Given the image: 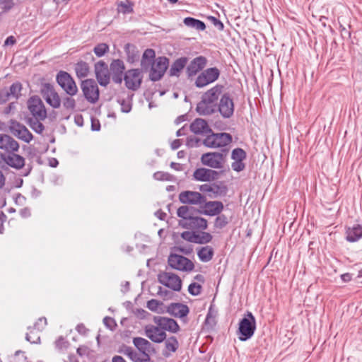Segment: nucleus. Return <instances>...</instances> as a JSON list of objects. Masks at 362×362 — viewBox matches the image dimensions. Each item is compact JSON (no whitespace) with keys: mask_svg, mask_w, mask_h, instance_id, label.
<instances>
[{"mask_svg":"<svg viewBox=\"0 0 362 362\" xmlns=\"http://www.w3.org/2000/svg\"><path fill=\"white\" fill-rule=\"evenodd\" d=\"M223 86L217 84L206 91L198 103L196 110L200 115H210L216 112L218 100L221 96Z\"/></svg>","mask_w":362,"mask_h":362,"instance_id":"1","label":"nucleus"},{"mask_svg":"<svg viewBox=\"0 0 362 362\" xmlns=\"http://www.w3.org/2000/svg\"><path fill=\"white\" fill-rule=\"evenodd\" d=\"M255 329V318L252 313L247 312V314L239 322L238 339L242 341L250 339L253 336Z\"/></svg>","mask_w":362,"mask_h":362,"instance_id":"2","label":"nucleus"},{"mask_svg":"<svg viewBox=\"0 0 362 362\" xmlns=\"http://www.w3.org/2000/svg\"><path fill=\"white\" fill-rule=\"evenodd\" d=\"M40 92L46 103L54 109L61 105V99L54 87L49 83H43L40 86Z\"/></svg>","mask_w":362,"mask_h":362,"instance_id":"3","label":"nucleus"},{"mask_svg":"<svg viewBox=\"0 0 362 362\" xmlns=\"http://www.w3.org/2000/svg\"><path fill=\"white\" fill-rule=\"evenodd\" d=\"M56 81L58 85L65 91L66 95L74 96L78 93L77 86L71 76L64 71H60L57 73Z\"/></svg>","mask_w":362,"mask_h":362,"instance_id":"4","label":"nucleus"},{"mask_svg":"<svg viewBox=\"0 0 362 362\" xmlns=\"http://www.w3.org/2000/svg\"><path fill=\"white\" fill-rule=\"evenodd\" d=\"M221 71L217 67H211L203 70L197 77L194 85L202 88L215 82L220 76Z\"/></svg>","mask_w":362,"mask_h":362,"instance_id":"5","label":"nucleus"},{"mask_svg":"<svg viewBox=\"0 0 362 362\" xmlns=\"http://www.w3.org/2000/svg\"><path fill=\"white\" fill-rule=\"evenodd\" d=\"M210 134L203 140V144L207 147H225L232 141V136L228 133Z\"/></svg>","mask_w":362,"mask_h":362,"instance_id":"6","label":"nucleus"},{"mask_svg":"<svg viewBox=\"0 0 362 362\" xmlns=\"http://www.w3.org/2000/svg\"><path fill=\"white\" fill-rule=\"evenodd\" d=\"M28 109L31 115V117L45 119L47 118V110L45 106L37 95L30 97L27 102Z\"/></svg>","mask_w":362,"mask_h":362,"instance_id":"7","label":"nucleus"},{"mask_svg":"<svg viewBox=\"0 0 362 362\" xmlns=\"http://www.w3.org/2000/svg\"><path fill=\"white\" fill-rule=\"evenodd\" d=\"M168 262L172 269L182 272H191L194 268V263L190 259L177 254H170Z\"/></svg>","mask_w":362,"mask_h":362,"instance_id":"8","label":"nucleus"},{"mask_svg":"<svg viewBox=\"0 0 362 362\" xmlns=\"http://www.w3.org/2000/svg\"><path fill=\"white\" fill-rule=\"evenodd\" d=\"M234 110V102L230 94L225 93L221 95L216 107V112H218L223 118L229 119L233 115Z\"/></svg>","mask_w":362,"mask_h":362,"instance_id":"9","label":"nucleus"},{"mask_svg":"<svg viewBox=\"0 0 362 362\" xmlns=\"http://www.w3.org/2000/svg\"><path fill=\"white\" fill-rule=\"evenodd\" d=\"M158 280L159 283L175 291H180L182 288L181 279L173 272H160L158 275Z\"/></svg>","mask_w":362,"mask_h":362,"instance_id":"10","label":"nucleus"},{"mask_svg":"<svg viewBox=\"0 0 362 362\" xmlns=\"http://www.w3.org/2000/svg\"><path fill=\"white\" fill-rule=\"evenodd\" d=\"M81 90L85 98L90 103H95L99 99V88L93 79H86L81 83Z\"/></svg>","mask_w":362,"mask_h":362,"instance_id":"11","label":"nucleus"},{"mask_svg":"<svg viewBox=\"0 0 362 362\" xmlns=\"http://www.w3.org/2000/svg\"><path fill=\"white\" fill-rule=\"evenodd\" d=\"M208 60L206 57L200 55L192 59L187 63L185 72L187 78H192L200 71H202L207 65Z\"/></svg>","mask_w":362,"mask_h":362,"instance_id":"12","label":"nucleus"},{"mask_svg":"<svg viewBox=\"0 0 362 362\" xmlns=\"http://www.w3.org/2000/svg\"><path fill=\"white\" fill-rule=\"evenodd\" d=\"M168 66V59L167 57H160L156 59L150 71V79L153 81L160 80L166 71Z\"/></svg>","mask_w":362,"mask_h":362,"instance_id":"13","label":"nucleus"},{"mask_svg":"<svg viewBox=\"0 0 362 362\" xmlns=\"http://www.w3.org/2000/svg\"><path fill=\"white\" fill-rule=\"evenodd\" d=\"M9 129L13 136L26 143H29L33 138L26 127L16 120L10 121Z\"/></svg>","mask_w":362,"mask_h":362,"instance_id":"14","label":"nucleus"},{"mask_svg":"<svg viewBox=\"0 0 362 362\" xmlns=\"http://www.w3.org/2000/svg\"><path fill=\"white\" fill-rule=\"evenodd\" d=\"M142 77L138 69L128 70L124 76V81L128 89L136 90L141 83Z\"/></svg>","mask_w":362,"mask_h":362,"instance_id":"15","label":"nucleus"},{"mask_svg":"<svg viewBox=\"0 0 362 362\" xmlns=\"http://www.w3.org/2000/svg\"><path fill=\"white\" fill-rule=\"evenodd\" d=\"M124 63L121 59H113L110 65L112 80L114 83L120 84L124 80Z\"/></svg>","mask_w":362,"mask_h":362,"instance_id":"16","label":"nucleus"},{"mask_svg":"<svg viewBox=\"0 0 362 362\" xmlns=\"http://www.w3.org/2000/svg\"><path fill=\"white\" fill-rule=\"evenodd\" d=\"M95 73L99 84L106 86L110 83V73L107 64L103 61H99L95 64Z\"/></svg>","mask_w":362,"mask_h":362,"instance_id":"17","label":"nucleus"},{"mask_svg":"<svg viewBox=\"0 0 362 362\" xmlns=\"http://www.w3.org/2000/svg\"><path fill=\"white\" fill-rule=\"evenodd\" d=\"M179 200L183 204H202L206 202V197L197 192L184 191L179 194Z\"/></svg>","mask_w":362,"mask_h":362,"instance_id":"18","label":"nucleus"},{"mask_svg":"<svg viewBox=\"0 0 362 362\" xmlns=\"http://www.w3.org/2000/svg\"><path fill=\"white\" fill-rule=\"evenodd\" d=\"M146 336L155 343H161L166 339L165 332L159 326L148 325L144 328Z\"/></svg>","mask_w":362,"mask_h":362,"instance_id":"19","label":"nucleus"},{"mask_svg":"<svg viewBox=\"0 0 362 362\" xmlns=\"http://www.w3.org/2000/svg\"><path fill=\"white\" fill-rule=\"evenodd\" d=\"M153 322L163 331H169L173 333H176L180 329V327L177 322L172 318L156 316L154 317Z\"/></svg>","mask_w":362,"mask_h":362,"instance_id":"20","label":"nucleus"},{"mask_svg":"<svg viewBox=\"0 0 362 362\" xmlns=\"http://www.w3.org/2000/svg\"><path fill=\"white\" fill-rule=\"evenodd\" d=\"M180 225L187 229L205 230L207 228V221L199 216H192L187 221H180Z\"/></svg>","mask_w":362,"mask_h":362,"instance_id":"21","label":"nucleus"},{"mask_svg":"<svg viewBox=\"0 0 362 362\" xmlns=\"http://www.w3.org/2000/svg\"><path fill=\"white\" fill-rule=\"evenodd\" d=\"M199 189L202 192L207 193L211 197L225 195L228 190L227 187L223 184H204L201 185Z\"/></svg>","mask_w":362,"mask_h":362,"instance_id":"22","label":"nucleus"},{"mask_svg":"<svg viewBox=\"0 0 362 362\" xmlns=\"http://www.w3.org/2000/svg\"><path fill=\"white\" fill-rule=\"evenodd\" d=\"M193 176L196 180L207 182L217 179L218 173L214 170L201 168L194 172Z\"/></svg>","mask_w":362,"mask_h":362,"instance_id":"23","label":"nucleus"},{"mask_svg":"<svg viewBox=\"0 0 362 362\" xmlns=\"http://www.w3.org/2000/svg\"><path fill=\"white\" fill-rule=\"evenodd\" d=\"M18 143L11 136L6 134H0V148L8 153L18 150Z\"/></svg>","mask_w":362,"mask_h":362,"instance_id":"24","label":"nucleus"},{"mask_svg":"<svg viewBox=\"0 0 362 362\" xmlns=\"http://www.w3.org/2000/svg\"><path fill=\"white\" fill-rule=\"evenodd\" d=\"M191 131L195 134L208 135L212 130L209 127L207 122L202 118L195 119L190 124Z\"/></svg>","mask_w":362,"mask_h":362,"instance_id":"25","label":"nucleus"},{"mask_svg":"<svg viewBox=\"0 0 362 362\" xmlns=\"http://www.w3.org/2000/svg\"><path fill=\"white\" fill-rule=\"evenodd\" d=\"M133 344L145 356L146 358L143 361L148 362L150 361L148 353L152 349V344L147 339L142 337H134Z\"/></svg>","mask_w":362,"mask_h":362,"instance_id":"26","label":"nucleus"},{"mask_svg":"<svg viewBox=\"0 0 362 362\" xmlns=\"http://www.w3.org/2000/svg\"><path fill=\"white\" fill-rule=\"evenodd\" d=\"M188 61L187 57H181L175 60L169 70L170 76L179 77L183 69L187 66Z\"/></svg>","mask_w":362,"mask_h":362,"instance_id":"27","label":"nucleus"},{"mask_svg":"<svg viewBox=\"0 0 362 362\" xmlns=\"http://www.w3.org/2000/svg\"><path fill=\"white\" fill-rule=\"evenodd\" d=\"M167 312L175 317H183L189 313V308L182 303H171L168 306Z\"/></svg>","mask_w":362,"mask_h":362,"instance_id":"28","label":"nucleus"},{"mask_svg":"<svg viewBox=\"0 0 362 362\" xmlns=\"http://www.w3.org/2000/svg\"><path fill=\"white\" fill-rule=\"evenodd\" d=\"M361 238H362V226L356 224L346 228V239L348 242L354 243Z\"/></svg>","mask_w":362,"mask_h":362,"instance_id":"29","label":"nucleus"},{"mask_svg":"<svg viewBox=\"0 0 362 362\" xmlns=\"http://www.w3.org/2000/svg\"><path fill=\"white\" fill-rule=\"evenodd\" d=\"M204 214L208 216H216L219 214L223 209V204L218 201H210L204 202Z\"/></svg>","mask_w":362,"mask_h":362,"instance_id":"30","label":"nucleus"},{"mask_svg":"<svg viewBox=\"0 0 362 362\" xmlns=\"http://www.w3.org/2000/svg\"><path fill=\"white\" fill-rule=\"evenodd\" d=\"M197 256L202 262L211 261L214 255V250L211 246H204L197 249Z\"/></svg>","mask_w":362,"mask_h":362,"instance_id":"31","label":"nucleus"},{"mask_svg":"<svg viewBox=\"0 0 362 362\" xmlns=\"http://www.w3.org/2000/svg\"><path fill=\"white\" fill-rule=\"evenodd\" d=\"M183 23L186 26L194 28L197 30L203 31L206 29V25L203 21L192 17L185 18Z\"/></svg>","mask_w":362,"mask_h":362,"instance_id":"32","label":"nucleus"},{"mask_svg":"<svg viewBox=\"0 0 362 362\" xmlns=\"http://www.w3.org/2000/svg\"><path fill=\"white\" fill-rule=\"evenodd\" d=\"M124 51L127 56V61L134 63L138 60L139 55V52L135 45L128 43L124 46Z\"/></svg>","mask_w":362,"mask_h":362,"instance_id":"33","label":"nucleus"},{"mask_svg":"<svg viewBox=\"0 0 362 362\" xmlns=\"http://www.w3.org/2000/svg\"><path fill=\"white\" fill-rule=\"evenodd\" d=\"M75 72L76 76L80 78H85L88 75L89 73V65L88 63L80 61L75 65Z\"/></svg>","mask_w":362,"mask_h":362,"instance_id":"34","label":"nucleus"},{"mask_svg":"<svg viewBox=\"0 0 362 362\" xmlns=\"http://www.w3.org/2000/svg\"><path fill=\"white\" fill-rule=\"evenodd\" d=\"M43 120L35 117H28V124L34 132L37 134H42L45 130V126L42 123Z\"/></svg>","mask_w":362,"mask_h":362,"instance_id":"35","label":"nucleus"},{"mask_svg":"<svg viewBox=\"0 0 362 362\" xmlns=\"http://www.w3.org/2000/svg\"><path fill=\"white\" fill-rule=\"evenodd\" d=\"M194 243L197 244H206L211 241L213 236L207 232H199L195 233Z\"/></svg>","mask_w":362,"mask_h":362,"instance_id":"36","label":"nucleus"},{"mask_svg":"<svg viewBox=\"0 0 362 362\" xmlns=\"http://www.w3.org/2000/svg\"><path fill=\"white\" fill-rule=\"evenodd\" d=\"M146 307L148 309L155 313H161L163 312V303L156 299L148 300Z\"/></svg>","mask_w":362,"mask_h":362,"instance_id":"37","label":"nucleus"},{"mask_svg":"<svg viewBox=\"0 0 362 362\" xmlns=\"http://www.w3.org/2000/svg\"><path fill=\"white\" fill-rule=\"evenodd\" d=\"M109 50V45L106 43H99L93 48V52L98 57H103Z\"/></svg>","mask_w":362,"mask_h":362,"instance_id":"38","label":"nucleus"},{"mask_svg":"<svg viewBox=\"0 0 362 362\" xmlns=\"http://www.w3.org/2000/svg\"><path fill=\"white\" fill-rule=\"evenodd\" d=\"M61 102L65 110L73 111L76 107V100L73 98V96L67 95L62 98Z\"/></svg>","mask_w":362,"mask_h":362,"instance_id":"39","label":"nucleus"},{"mask_svg":"<svg viewBox=\"0 0 362 362\" xmlns=\"http://www.w3.org/2000/svg\"><path fill=\"white\" fill-rule=\"evenodd\" d=\"M165 348L171 352H175L179 346V343L176 337H170L165 342Z\"/></svg>","mask_w":362,"mask_h":362,"instance_id":"40","label":"nucleus"},{"mask_svg":"<svg viewBox=\"0 0 362 362\" xmlns=\"http://www.w3.org/2000/svg\"><path fill=\"white\" fill-rule=\"evenodd\" d=\"M229 151L223 148L221 153H207L202 155V159L204 158H224L228 154Z\"/></svg>","mask_w":362,"mask_h":362,"instance_id":"41","label":"nucleus"},{"mask_svg":"<svg viewBox=\"0 0 362 362\" xmlns=\"http://www.w3.org/2000/svg\"><path fill=\"white\" fill-rule=\"evenodd\" d=\"M8 92L11 95L15 98H18L21 95V91L22 90V84L20 82L13 83L9 88Z\"/></svg>","mask_w":362,"mask_h":362,"instance_id":"42","label":"nucleus"},{"mask_svg":"<svg viewBox=\"0 0 362 362\" xmlns=\"http://www.w3.org/2000/svg\"><path fill=\"white\" fill-rule=\"evenodd\" d=\"M226 160H202L203 165L213 168H223Z\"/></svg>","mask_w":362,"mask_h":362,"instance_id":"43","label":"nucleus"},{"mask_svg":"<svg viewBox=\"0 0 362 362\" xmlns=\"http://www.w3.org/2000/svg\"><path fill=\"white\" fill-rule=\"evenodd\" d=\"M189 210L190 208L187 206H182L178 208L177 214L179 217L182 218L181 221H187L192 216Z\"/></svg>","mask_w":362,"mask_h":362,"instance_id":"44","label":"nucleus"},{"mask_svg":"<svg viewBox=\"0 0 362 362\" xmlns=\"http://www.w3.org/2000/svg\"><path fill=\"white\" fill-rule=\"evenodd\" d=\"M118 9L122 13H133V5L129 1L123 2L121 1L118 5Z\"/></svg>","mask_w":362,"mask_h":362,"instance_id":"45","label":"nucleus"},{"mask_svg":"<svg viewBox=\"0 0 362 362\" xmlns=\"http://www.w3.org/2000/svg\"><path fill=\"white\" fill-rule=\"evenodd\" d=\"M202 144H203V141L196 136H189L186 141V145L190 148L199 146Z\"/></svg>","mask_w":362,"mask_h":362,"instance_id":"46","label":"nucleus"},{"mask_svg":"<svg viewBox=\"0 0 362 362\" xmlns=\"http://www.w3.org/2000/svg\"><path fill=\"white\" fill-rule=\"evenodd\" d=\"M228 223V219L227 217L222 214L216 217L215 222H214V226L217 228H222L225 227Z\"/></svg>","mask_w":362,"mask_h":362,"instance_id":"47","label":"nucleus"},{"mask_svg":"<svg viewBox=\"0 0 362 362\" xmlns=\"http://www.w3.org/2000/svg\"><path fill=\"white\" fill-rule=\"evenodd\" d=\"M188 291L192 296H198L202 291V286L196 283H192L188 287Z\"/></svg>","mask_w":362,"mask_h":362,"instance_id":"48","label":"nucleus"},{"mask_svg":"<svg viewBox=\"0 0 362 362\" xmlns=\"http://www.w3.org/2000/svg\"><path fill=\"white\" fill-rule=\"evenodd\" d=\"M6 163L14 168L21 169L25 165V160H4Z\"/></svg>","mask_w":362,"mask_h":362,"instance_id":"49","label":"nucleus"},{"mask_svg":"<svg viewBox=\"0 0 362 362\" xmlns=\"http://www.w3.org/2000/svg\"><path fill=\"white\" fill-rule=\"evenodd\" d=\"M246 152L240 148H236L232 151L231 158H245Z\"/></svg>","mask_w":362,"mask_h":362,"instance_id":"50","label":"nucleus"},{"mask_svg":"<svg viewBox=\"0 0 362 362\" xmlns=\"http://www.w3.org/2000/svg\"><path fill=\"white\" fill-rule=\"evenodd\" d=\"M11 97V95L6 88L0 90V104L6 103Z\"/></svg>","mask_w":362,"mask_h":362,"instance_id":"51","label":"nucleus"},{"mask_svg":"<svg viewBox=\"0 0 362 362\" xmlns=\"http://www.w3.org/2000/svg\"><path fill=\"white\" fill-rule=\"evenodd\" d=\"M153 177L158 180H170L172 176L168 173L159 171L153 174Z\"/></svg>","mask_w":362,"mask_h":362,"instance_id":"52","label":"nucleus"},{"mask_svg":"<svg viewBox=\"0 0 362 362\" xmlns=\"http://www.w3.org/2000/svg\"><path fill=\"white\" fill-rule=\"evenodd\" d=\"M25 339L30 343H37L40 340V336L32 329L30 333L26 334Z\"/></svg>","mask_w":362,"mask_h":362,"instance_id":"53","label":"nucleus"},{"mask_svg":"<svg viewBox=\"0 0 362 362\" xmlns=\"http://www.w3.org/2000/svg\"><path fill=\"white\" fill-rule=\"evenodd\" d=\"M155 57H156L155 51L152 49H147L144 51V52L143 54L142 59H147L148 61L150 60V61L155 62L154 61Z\"/></svg>","mask_w":362,"mask_h":362,"instance_id":"54","label":"nucleus"},{"mask_svg":"<svg viewBox=\"0 0 362 362\" xmlns=\"http://www.w3.org/2000/svg\"><path fill=\"white\" fill-rule=\"evenodd\" d=\"M118 102L121 105L122 112L128 113L132 110V105L129 101H126L125 100H119Z\"/></svg>","mask_w":362,"mask_h":362,"instance_id":"55","label":"nucleus"},{"mask_svg":"<svg viewBox=\"0 0 362 362\" xmlns=\"http://www.w3.org/2000/svg\"><path fill=\"white\" fill-rule=\"evenodd\" d=\"M103 323L107 328H109L111 330H113L116 327L115 320L110 317H105L103 319Z\"/></svg>","mask_w":362,"mask_h":362,"instance_id":"56","label":"nucleus"},{"mask_svg":"<svg viewBox=\"0 0 362 362\" xmlns=\"http://www.w3.org/2000/svg\"><path fill=\"white\" fill-rule=\"evenodd\" d=\"M232 168L237 172L243 170L245 168V164L243 163V160H235L232 163Z\"/></svg>","mask_w":362,"mask_h":362,"instance_id":"57","label":"nucleus"},{"mask_svg":"<svg viewBox=\"0 0 362 362\" xmlns=\"http://www.w3.org/2000/svg\"><path fill=\"white\" fill-rule=\"evenodd\" d=\"M47 325V320L45 317H41L34 325V329L38 331L42 330Z\"/></svg>","mask_w":362,"mask_h":362,"instance_id":"58","label":"nucleus"},{"mask_svg":"<svg viewBox=\"0 0 362 362\" xmlns=\"http://www.w3.org/2000/svg\"><path fill=\"white\" fill-rule=\"evenodd\" d=\"M124 354L128 356L132 361H138L137 354L132 350V348L127 347L124 351Z\"/></svg>","mask_w":362,"mask_h":362,"instance_id":"59","label":"nucleus"},{"mask_svg":"<svg viewBox=\"0 0 362 362\" xmlns=\"http://www.w3.org/2000/svg\"><path fill=\"white\" fill-rule=\"evenodd\" d=\"M0 2L3 9H4L5 11H8L11 9L14 6L13 0H1Z\"/></svg>","mask_w":362,"mask_h":362,"instance_id":"60","label":"nucleus"},{"mask_svg":"<svg viewBox=\"0 0 362 362\" xmlns=\"http://www.w3.org/2000/svg\"><path fill=\"white\" fill-rule=\"evenodd\" d=\"M209 19L212 22L213 25L216 28H217L218 30H223V28H224L223 23L220 20H218V18H216V17H214V16H210Z\"/></svg>","mask_w":362,"mask_h":362,"instance_id":"61","label":"nucleus"},{"mask_svg":"<svg viewBox=\"0 0 362 362\" xmlns=\"http://www.w3.org/2000/svg\"><path fill=\"white\" fill-rule=\"evenodd\" d=\"M195 233H191L189 231H185L182 233L181 236L183 239L188 240L189 242L194 243V239H195Z\"/></svg>","mask_w":362,"mask_h":362,"instance_id":"62","label":"nucleus"},{"mask_svg":"<svg viewBox=\"0 0 362 362\" xmlns=\"http://www.w3.org/2000/svg\"><path fill=\"white\" fill-rule=\"evenodd\" d=\"M154 62L147 60V59H142L141 61V66L143 71H146L149 68L151 69L153 64Z\"/></svg>","mask_w":362,"mask_h":362,"instance_id":"63","label":"nucleus"},{"mask_svg":"<svg viewBox=\"0 0 362 362\" xmlns=\"http://www.w3.org/2000/svg\"><path fill=\"white\" fill-rule=\"evenodd\" d=\"M16 42V38L13 35H11L6 39L4 46L13 45Z\"/></svg>","mask_w":362,"mask_h":362,"instance_id":"64","label":"nucleus"}]
</instances>
